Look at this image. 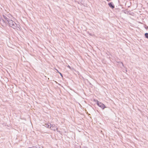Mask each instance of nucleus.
<instances>
[{
  "label": "nucleus",
  "instance_id": "f257e3e1",
  "mask_svg": "<svg viewBox=\"0 0 148 148\" xmlns=\"http://www.w3.org/2000/svg\"><path fill=\"white\" fill-rule=\"evenodd\" d=\"M8 24L10 27H12L14 29H16L18 30H21V27L20 25L18 24L17 25L14 21L11 20L9 21Z\"/></svg>",
  "mask_w": 148,
  "mask_h": 148
},
{
  "label": "nucleus",
  "instance_id": "f03ea898",
  "mask_svg": "<svg viewBox=\"0 0 148 148\" xmlns=\"http://www.w3.org/2000/svg\"><path fill=\"white\" fill-rule=\"evenodd\" d=\"M9 18H8L7 19V20L5 21H4L3 19H0V23L3 26H5L6 25V24L7 23H8V22H9V21L11 20H12L10 19L11 17H12V16L10 14H9Z\"/></svg>",
  "mask_w": 148,
  "mask_h": 148
},
{
  "label": "nucleus",
  "instance_id": "7ed1b4c3",
  "mask_svg": "<svg viewBox=\"0 0 148 148\" xmlns=\"http://www.w3.org/2000/svg\"><path fill=\"white\" fill-rule=\"evenodd\" d=\"M97 104L99 107H101L103 109H104L105 108H106L105 106L101 102H99L97 100Z\"/></svg>",
  "mask_w": 148,
  "mask_h": 148
},
{
  "label": "nucleus",
  "instance_id": "20e7f679",
  "mask_svg": "<svg viewBox=\"0 0 148 148\" xmlns=\"http://www.w3.org/2000/svg\"><path fill=\"white\" fill-rule=\"evenodd\" d=\"M51 130H53L54 131H55L56 130H57L58 128L55 125L52 124L51 125Z\"/></svg>",
  "mask_w": 148,
  "mask_h": 148
},
{
  "label": "nucleus",
  "instance_id": "39448f33",
  "mask_svg": "<svg viewBox=\"0 0 148 148\" xmlns=\"http://www.w3.org/2000/svg\"><path fill=\"white\" fill-rule=\"evenodd\" d=\"M3 19L4 21H5L8 18H9V15H3Z\"/></svg>",
  "mask_w": 148,
  "mask_h": 148
},
{
  "label": "nucleus",
  "instance_id": "423d86ee",
  "mask_svg": "<svg viewBox=\"0 0 148 148\" xmlns=\"http://www.w3.org/2000/svg\"><path fill=\"white\" fill-rule=\"evenodd\" d=\"M45 125H46V127L48 128H51V125L50 123H45Z\"/></svg>",
  "mask_w": 148,
  "mask_h": 148
},
{
  "label": "nucleus",
  "instance_id": "0eeeda50",
  "mask_svg": "<svg viewBox=\"0 0 148 148\" xmlns=\"http://www.w3.org/2000/svg\"><path fill=\"white\" fill-rule=\"evenodd\" d=\"M108 5L110 7L112 8H114V6L113 5V4L112 2L109 3Z\"/></svg>",
  "mask_w": 148,
  "mask_h": 148
},
{
  "label": "nucleus",
  "instance_id": "6e6552de",
  "mask_svg": "<svg viewBox=\"0 0 148 148\" xmlns=\"http://www.w3.org/2000/svg\"><path fill=\"white\" fill-rule=\"evenodd\" d=\"M118 63L120 64L121 67L122 68L123 67H124V65L122 62H120Z\"/></svg>",
  "mask_w": 148,
  "mask_h": 148
},
{
  "label": "nucleus",
  "instance_id": "1a4fd4ad",
  "mask_svg": "<svg viewBox=\"0 0 148 148\" xmlns=\"http://www.w3.org/2000/svg\"><path fill=\"white\" fill-rule=\"evenodd\" d=\"M145 37L148 38V33H146L145 34Z\"/></svg>",
  "mask_w": 148,
  "mask_h": 148
},
{
  "label": "nucleus",
  "instance_id": "9d476101",
  "mask_svg": "<svg viewBox=\"0 0 148 148\" xmlns=\"http://www.w3.org/2000/svg\"><path fill=\"white\" fill-rule=\"evenodd\" d=\"M67 66V67L69 68V69H71V67L69 65H68Z\"/></svg>",
  "mask_w": 148,
  "mask_h": 148
},
{
  "label": "nucleus",
  "instance_id": "9b49d317",
  "mask_svg": "<svg viewBox=\"0 0 148 148\" xmlns=\"http://www.w3.org/2000/svg\"><path fill=\"white\" fill-rule=\"evenodd\" d=\"M58 72L60 73V75L62 76V74L60 73L58 71Z\"/></svg>",
  "mask_w": 148,
  "mask_h": 148
},
{
  "label": "nucleus",
  "instance_id": "f8f14e48",
  "mask_svg": "<svg viewBox=\"0 0 148 148\" xmlns=\"http://www.w3.org/2000/svg\"><path fill=\"white\" fill-rule=\"evenodd\" d=\"M57 130V132H59V133H60V131H58V130Z\"/></svg>",
  "mask_w": 148,
  "mask_h": 148
},
{
  "label": "nucleus",
  "instance_id": "ddd939ff",
  "mask_svg": "<svg viewBox=\"0 0 148 148\" xmlns=\"http://www.w3.org/2000/svg\"><path fill=\"white\" fill-rule=\"evenodd\" d=\"M107 0V1H110V0Z\"/></svg>",
  "mask_w": 148,
  "mask_h": 148
}]
</instances>
